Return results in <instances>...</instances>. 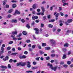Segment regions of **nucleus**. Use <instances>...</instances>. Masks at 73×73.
Segmentation results:
<instances>
[{"label":"nucleus","mask_w":73,"mask_h":73,"mask_svg":"<svg viewBox=\"0 0 73 73\" xmlns=\"http://www.w3.org/2000/svg\"><path fill=\"white\" fill-rule=\"evenodd\" d=\"M13 9H10L9 11V13H11L12 12H13Z\"/></svg>","instance_id":"23"},{"label":"nucleus","mask_w":73,"mask_h":73,"mask_svg":"<svg viewBox=\"0 0 73 73\" xmlns=\"http://www.w3.org/2000/svg\"><path fill=\"white\" fill-rule=\"evenodd\" d=\"M47 66L49 67V68H50L51 69L53 67V65H52V64H50V63H48Z\"/></svg>","instance_id":"2"},{"label":"nucleus","mask_w":73,"mask_h":73,"mask_svg":"<svg viewBox=\"0 0 73 73\" xmlns=\"http://www.w3.org/2000/svg\"><path fill=\"white\" fill-rule=\"evenodd\" d=\"M3 53H4V51H0V54H3Z\"/></svg>","instance_id":"59"},{"label":"nucleus","mask_w":73,"mask_h":73,"mask_svg":"<svg viewBox=\"0 0 73 73\" xmlns=\"http://www.w3.org/2000/svg\"><path fill=\"white\" fill-rule=\"evenodd\" d=\"M71 54V51H70L68 52V55H70Z\"/></svg>","instance_id":"54"},{"label":"nucleus","mask_w":73,"mask_h":73,"mask_svg":"<svg viewBox=\"0 0 73 73\" xmlns=\"http://www.w3.org/2000/svg\"><path fill=\"white\" fill-rule=\"evenodd\" d=\"M36 14L38 15H41V13H36Z\"/></svg>","instance_id":"52"},{"label":"nucleus","mask_w":73,"mask_h":73,"mask_svg":"<svg viewBox=\"0 0 73 73\" xmlns=\"http://www.w3.org/2000/svg\"><path fill=\"white\" fill-rule=\"evenodd\" d=\"M25 42H27V43H28V42H31V40H26Z\"/></svg>","instance_id":"34"},{"label":"nucleus","mask_w":73,"mask_h":73,"mask_svg":"<svg viewBox=\"0 0 73 73\" xmlns=\"http://www.w3.org/2000/svg\"><path fill=\"white\" fill-rule=\"evenodd\" d=\"M63 66L64 67V68H67L68 67V65L66 64L64 65Z\"/></svg>","instance_id":"43"},{"label":"nucleus","mask_w":73,"mask_h":73,"mask_svg":"<svg viewBox=\"0 0 73 73\" xmlns=\"http://www.w3.org/2000/svg\"><path fill=\"white\" fill-rule=\"evenodd\" d=\"M21 62H20L17 63V66H21Z\"/></svg>","instance_id":"18"},{"label":"nucleus","mask_w":73,"mask_h":73,"mask_svg":"<svg viewBox=\"0 0 73 73\" xmlns=\"http://www.w3.org/2000/svg\"><path fill=\"white\" fill-rule=\"evenodd\" d=\"M34 30H35V31H39L38 29H37L36 28L34 29Z\"/></svg>","instance_id":"45"},{"label":"nucleus","mask_w":73,"mask_h":73,"mask_svg":"<svg viewBox=\"0 0 73 73\" xmlns=\"http://www.w3.org/2000/svg\"><path fill=\"white\" fill-rule=\"evenodd\" d=\"M46 45V44L45 43H42V46H45Z\"/></svg>","instance_id":"21"},{"label":"nucleus","mask_w":73,"mask_h":73,"mask_svg":"<svg viewBox=\"0 0 73 73\" xmlns=\"http://www.w3.org/2000/svg\"><path fill=\"white\" fill-rule=\"evenodd\" d=\"M26 73H33V71H26Z\"/></svg>","instance_id":"28"},{"label":"nucleus","mask_w":73,"mask_h":73,"mask_svg":"<svg viewBox=\"0 0 73 73\" xmlns=\"http://www.w3.org/2000/svg\"><path fill=\"white\" fill-rule=\"evenodd\" d=\"M50 41L51 44V45L53 47H54L56 46V42L53 39H50Z\"/></svg>","instance_id":"1"},{"label":"nucleus","mask_w":73,"mask_h":73,"mask_svg":"<svg viewBox=\"0 0 73 73\" xmlns=\"http://www.w3.org/2000/svg\"><path fill=\"white\" fill-rule=\"evenodd\" d=\"M47 17H48V19H50V15H48V16Z\"/></svg>","instance_id":"63"},{"label":"nucleus","mask_w":73,"mask_h":73,"mask_svg":"<svg viewBox=\"0 0 73 73\" xmlns=\"http://www.w3.org/2000/svg\"><path fill=\"white\" fill-rule=\"evenodd\" d=\"M27 66L28 68H31V65L29 64H28L27 65Z\"/></svg>","instance_id":"33"},{"label":"nucleus","mask_w":73,"mask_h":73,"mask_svg":"<svg viewBox=\"0 0 73 73\" xmlns=\"http://www.w3.org/2000/svg\"><path fill=\"white\" fill-rule=\"evenodd\" d=\"M57 13V12H55L54 13V15H55V16L56 17H58L59 16H60V14L59 13Z\"/></svg>","instance_id":"7"},{"label":"nucleus","mask_w":73,"mask_h":73,"mask_svg":"<svg viewBox=\"0 0 73 73\" xmlns=\"http://www.w3.org/2000/svg\"><path fill=\"white\" fill-rule=\"evenodd\" d=\"M48 27L49 28H52V27H53V25H52L50 24L48 25Z\"/></svg>","instance_id":"24"},{"label":"nucleus","mask_w":73,"mask_h":73,"mask_svg":"<svg viewBox=\"0 0 73 73\" xmlns=\"http://www.w3.org/2000/svg\"><path fill=\"white\" fill-rule=\"evenodd\" d=\"M70 32H71V30H69L67 31V33H70Z\"/></svg>","instance_id":"60"},{"label":"nucleus","mask_w":73,"mask_h":73,"mask_svg":"<svg viewBox=\"0 0 73 73\" xmlns=\"http://www.w3.org/2000/svg\"><path fill=\"white\" fill-rule=\"evenodd\" d=\"M38 68V67H33L31 68V69H33V70H34V69H37Z\"/></svg>","instance_id":"13"},{"label":"nucleus","mask_w":73,"mask_h":73,"mask_svg":"<svg viewBox=\"0 0 73 73\" xmlns=\"http://www.w3.org/2000/svg\"><path fill=\"white\" fill-rule=\"evenodd\" d=\"M17 54V53H16V52H15L14 53H13L11 54V55H14V56H16V55Z\"/></svg>","instance_id":"25"},{"label":"nucleus","mask_w":73,"mask_h":73,"mask_svg":"<svg viewBox=\"0 0 73 73\" xmlns=\"http://www.w3.org/2000/svg\"><path fill=\"white\" fill-rule=\"evenodd\" d=\"M15 13L18 14V15H20L21 13L20 11H19L17 10L15 11Z\"/></svg>","instance_id":"12"},{"label":"nucleus","mask_w":73,"mask_h":73,"mask_svg":"<svg viewBox=\"0 0 73 73\" xmlns=\"http://www.w3.org/2000/svg\"><path fill=\"white\" fill-rule=\"evenodd\" d=\"M12 5V7L13 8H15L16 6V4H13Z\"/></svg>","instance_id":"38"},{"label":"nucleus","mask_w":73,"mask_h":73,"mask_svg":"<svg viewBox=\"0 0 73 73\" xmlns=\"http://www.w3.org/2000/svg\"><path fill=\"white\" fill-rule=\"evenodd\" d=\"M26 27L28 29L30 28V26H29V24H27L26 25Z\"/></svg>","instance_id":"35"},{"label":"nucleus","mask_w":73,"mask_h":73,"mask_svg":"<svg viewBox=\"0 0 73 73\" xmlns=\"http://www.w3.org/2000/svg\"><path fill=\"white\" fill-rule=\"evenodd\" d=\"M22 33L24 35H27V33L25 31H23Z\"/></svg>","instance_id":"20"},{"label":"nucleus","mask_w":73,"mask_h":73,"mask_svg":"<svg viewBox=\"0 0 73 73\" xmlns=\"http://www.w3.org/2000/svg\"><path fill=\"white\" fill-rule=\"evenodd\" d=\"M63 51H64V52H66V50H67V49L66 48H63L62 49Z\"/></svg>","instance_id":"40"},{"label":"nucleus","mask_w":73,"mask_h":73,"mask_svg":"<svg viewBox=\"0 0 73 73\" xmlns=\"http://www.w3.org/2000/svg\"><path fill=\"white\" fill-rule=\"evenodd\" d=\"M62 10V8L61 7H59V11H61Z\"/></svg>","instance_id":"61"},{"label":"nucleus","mask_w":73,"mask_h":73,"mask_svg":"<svg viewBox=\"0 0 73 73\" xmlns=\"http://www.w3.org/2000/svg\"><path fill=\"white\" fill-rule=\"evenodd\" d=\"M12 3H17V1H16L13 0L11 1Z\"/></svg>","instance_id":"56"},{"label":"nucleus","mask_w":73,"mask_h":73,"mask_svg":"<svg viewBox=\"0 0 73 73\" xmlns=\"http://www.w3.org/2000/svg\"><path fill=\"white\" fill-rule=\"evenodd\" d=\"M8 68H9V69H11V66L10 65V64H9L8 65Z\"/></svg>","instance_id":"30"},{"label":"nucleus","mask_w":73,"mask_h":73,"mask_svg":"<svg viewBox=\"0 0 73 73\" xmlns=\"http://www.w3.org/2000/svg\"><path fill=\"white\" fill-rule=\"evenodd\" d=\"M37 46L38 47V48L40 49H41V46L39 44H37Z\"/></svg>","instance_id":"14"},{"label":"nucleus","mask_w":73,"mask_h":73,"mask_svg":"<svg viewBox=\"0 0 73 73\" xmlns=\"http://www.w3.org/2000/svg\"><path fill=\"white\" fill-rule=\"evenodd\" d=\"M51 56L52 57H54V56H55V54H52L51 55Z\"/></svg>","instance_id":"46"},{"label":"nucleus","mask_w":73,"mask_h":73,"mask_svg":"<svg viewBox=\"0 0 73 73\" xmlns=\"http://www.w3.org/2000/svg\"><path fill=\"white\" fill-rule=\"evenodd\" d=\"M44 24L41 23L40 25V27H44Z\"/></svg>","instance_id":"42"},{"label":"nucleus","mask_w":73,"mask_h":73,"mask_svg":"<svg viewBox=\"0 0 73 73\" xmlns=\"http://www.w3.org/2000/svg\"><path fill=\"white\" fill-rule=\"evenodd\" d=\"M11 48L10 47H8L7 48V50H10L11 49Z\"/></svg>","instance_id":"62"},{"label":"nucleus","mask_w":73,"mask_h":73,"mask_svg":"<svg viewBox=\"0 0 73 73\" xmlns=\"http://www.w3.org/2000/svg\"><path fill=\"white\" fill-rule=\"evenodd\" d=\"M5 7L6 8H9V6L8 5H5Z\"/></svg>","instance_id":"31"},{"label":"nucleus","mask_w":73,"mask_h":73,"mask_svg":"<svg viewBox=\"0 0 73 73\" xmlns=\"http://www.w3.org/2000/svg\"><path fill=\"white\" fill-rule=\"evenodd\" d=\"M55 21L54 19H51L49 20V22H54Z\"/></svg>","instance_id":"22"},{"label":"nucleus","mask_w":73,"mask_h":73,"mask_svg":"<svg viewBox=\"0 0 73 73\" xmlns=\"http://www.w3.org/2000/svg\"><path fill=\"white\" fill-rule=\"evenodd\" d=\"M39 21H40V20H37L35 21V22L37 23H39Z\"/></svg>","instance_id":"58"},{"label":"nucleus","mask_w":73,"mask_h":73,"mask_svg":"<svg viewBox=\"0 0 73 73\" xmlns=\"http://www.w3.org/2000/svg\"><path fill=\"white\" fill-rule=\"evenodd\" d=\"M57 66H56L55 67H52L51 69L52 70H54V71H56V70H57Z\"/></svg>","instance_id":"4"},{"label":"nucleus","mask_w":73,"mask_h":73,"mask_svg":"<svg viewBox=\"0 0 73 73\" xmlns=\"http://www.w3.org/2000/svg\"><path fill=\"white\" fill-rule=\"evenodd\" d=\"M15 37V35L14 34L12 35L11 36V37L14 38V37Z\"/></svg>","instance_id":"55"},{"label":"nucleus","mask_w":73,"mask_h":73,"mask_svg":"<svg viewBox=\"0 0 73 73\" xmlns=\"http://www.w3.org/2000/svg\"><path fill=\"white\" fill-rule=\"evenodd\" d=\"M39 33V31H36V32H35V33L36 34V35H38Z\"/></svg>","instance_id":"50"},{"label":"nucleus","mask_w":73,"mask_h":73,"mask_svg":"<svg viewBox=\"0 0 73 73\" xmlns=\"http://www.w3.org/2000/svg\"><path fill=\"white\" fill-rule=\"evenodd\" d=\"M33 50V49L31 48H29V52H32Z\"/></svg>","instance_id":"47"},{"label":"nucleus","mask_w":73,"mask_h":73,"mask_svg":"<svg viewBox=\"0 0 73 73\" xmlns=\"http://www.w3.org/2000/svg\"><path fill=\"white\" fill-rule=\"evenodd\" d=\"M13 42L12 41L9 42V44H13Z\"/></svg>","instance_id":"32"},{"label":"nucleus","mask_w":73,"mask_h":73,"mask_svg":"<svg viewBox=\"0 0 73 73\" xmlns=\"http://www.w3.org/2000/svg\"><path fill=\"white\" fill-rule=\"evenodd\" d=\"M0 67L1 68H4L5 69H7V67L5 66H3V65H1V66Z\"/></svg>","instance_id":"17"},{"label":"nucleus","mask_w":73,"mask_h":73,"mask_svg":"<svg viewBox=\"0 0 73 73\" xmlns=\"http://www.w3.org/2000/svg\"><path fill=\"white\" fill-rule=\"evenodd\" d=\"M67 64L68 65H70V64H71V61H68L67 62Z\"/></svg>","instance_id":"29"},{"label":"nucleus","mask_w":73,"mask_h":73,"mask_svg":"<svg viewBox=\"0 0 73 73\" xmlns=\"http://www.w3.org/2000/svg\"><path fill=\"white\" fill-rule=\"evenodd\" d=\"M40 57L36 58V60H37V61H39L40 59Z\"/></svg>","instance_id":"49"},{"label":"nucleus","mask_w":73,"mask_h":73,"mask_svg":"<svg viewBox=\"0 0 73 73\" xmlns=\"http://www.w3.org/2000/svg\"><path fill=\"white\" fill-rule=\"evenodd\" d=\"M33 65H36L37 63H36V62H33Z\"/></svg>","instance_id":"51"},{"label":"nucleus","mask_w":73,"mask_h":73,"mask_svg":"<svg viewBox=\"0 0 73 73\" xmlns=\"http://www.w3.org/2000/svg\"><path fill=\"white\" fill-rule=\"evenodd\" d=\"M12 34H15V35H17V31H13L12 32Z\"/></svg>","instance_id":"19"},{"label":"nucleus","mask_w":73,"mask_h":73,"mask_svg":"<svg viewBox=\"0 0 73 73\" xmlns=\"http://www.w3.org/2000/svg\"><path fill=\"white\" fill-rule=\"evenodd\" d=\"M35 46H36L35 45H33L32 46V49H35Z\"/></svg>","instance_id":"36"},{"label":"nucleus","mask_w":73,"mask_h":73,"mask_svg":"<svg viewBox=\"0 0 73 73\" xmlns=\"http://www.w3.org/2000/svg\"><path fill=\"white\" fill-rule=\"evenodd\" d=\"M69 46V44L68 43H66L64 45V47H68Z\"/></svg>","instance_id":"10"},{"label":"nucleus","mask_w":73,"mask_h":73,"mask_svg":"<svg viewBox=\"0 0 73 73\" xmlns=\"http://www.w3.org/2000/svg\"><path fill=\"white\" fill-rule=\"evenodd\" d=\"M26 64L27 63L25 62H21V66H25V65H26Z\"/></svg>","instance_id":"3"},{"label":"nucleus","mask_w":73,"mask_h":73,"mask_svg":"<svg viewBox=\"0 0 73 73\" xmlns=\"http://www.w3.org/2000/svg\"><path fill=\"white\" fill-rule=\"evenodd\" d=\"M46 59L47 60H49L50 59V57L49 56H47L46 57Z\"/></svg>","instance_id":"27"},{"label":"nucleus","mask_w":73,"mask_h":73,"mask_svg":"<svg viewBox=\"0 0 73 73\" xmlns=\"http://www.w3.org/2000/svg\"><path fill=\"white\" fill-rule=\"evenodd\" d=\"M11 21V23H17V20L16 19H13Z\"/></svg>","instance_id":"5"},{"label":"nucleus","mask_w":73,"mask_h":73,"mask_svg":"<svg viewBox=\"0 0 73 73\" xmlns=\"http://www.w3.org/2000/svg\"><path fill=\"white\" fill-rule=\"evenodd\" d=\"M41 8L42 11L45 12V9H44V7H42Z\"/></svg>","instance_id":"26"},{"label":"nucleus","mask_w":73,"mask_h":73,"mask_svg":"<svg viewBox=\"0 0 73 73\" xmlns=\"http://www.w3.org/2000/svg\"><path fill=\"white\" fill-rule=\"evenodd\" d=\"M13 61V60L12 59H11L9 60V62H11L12 63V62Z\"/></svg>","instance_id":"57"},{"label":"nucleus","mask_w":73,"mask_h":73,"mask_svg":"<svg viewBox=\"0 0 73 73\" xmlns=\"http://www.w3.org/2000/svg\"><path fill=\"white\" fill-rule=\"evenodd\" d=\"M37 4H34L32 6V7L33 9H35L37 8Z\"/></svg>","instance_id":"6"},{"label":"nucleus","mask_w":73,"mask_h":73,"mask_svg":"<svg viewBox=\"0 0 73 73\" xmlns=\"http://www.w3.org/2000/svg\"><path fill=\"white\" fill-rule=\"evenodd\" d=\"M21 21L22 23H25V20H24V19H22Z\"/></svg>","instance_id":"44"},{"label":"nucleus","mask_w":73,"mask_h":73,"mask_svg":"<svg viewBox=\"0 0 73 73\" xmlns=\"http://www.w3.org/2000/svg\"><path fill=\"white\" fill-rule=\"evenodd\" d=\"M24 53L25 54H27L28 53V52L27 51H25L24 52Z\"/></svg>","instance_id":"48"},{"label":"nucleus","mask_w":73,"mask_h":73,"mask_svg":"<svg viewBox=\"0 0 73 73\" xmlns=\"http://www.w3.org/2000/svg\"><path fill=\"white\" fill-rule=\"evenodd\" d=\"M39 53L40 54H41V55L42 54H44L45 52L43 51L40 50L39 51Z\"/></svg>","instance_id":"11"},{"label":"nucleus","mask_w":73,"mask_h":73,"mask_svg":"<svg viewBox=\"0 0 73 73\" xmlns=\"http://www.w3.org/2000/svg\"><path fill=\"white\" fill-rule=\"evenodd\" d=\"M66 58V54L65 53L64 54L63 56L62 59H65Z\"/></svg>","instance_id":"9"},{"label":"nucleus","mask_w":73,"mask_h":73,"mask_svg":"<svg viewBox=\"0 0 73 73\" xmlns=\"http://www.w3.org/2000/svg\"><path fill=\"white\" fill-rule=\"evenodd\" d=\"M32 19L33 20H35V16L33 15L32 17Z\"/></svg>","instance_id":"37"},{"label":"nucleus","mask_w":73,"mask_h":73,"mask_svg":"<svg viewBox=\"0 0 73 73\" xmlns=\"http://www.w3.org/2000/svg\"><path fill=\"white\" fill-rule=\"evenodd\" d=\"M8 56H7L5 58H3V61H7V60H8Z\"/></svg>","instance_id":"8"},{"label":"nucleus","mask_w":73,"mask_h":73,"mask_svg":"<svg viewBox=\"0 0 73 73\" xmlns=\"http://www.w3.org/2000/svg\"><path fill=\"white\" fill-rule=\"evenodd\" d=\"M12 16H11V15H9L7 16V18H10V17H11Z\"/></svg>","instance_id":"41"},{"label":"nucleus","mask_w":73,"mask_h":73,"mask_svg":"<svg viewBox=\"0 0 73 73\" xmlns=\"http://www.w3.org/2000/svg\"><path fill=\"white\" fill-rule=\"evenodd\" d=\"M45 49L46 50H50V47H45Z\"/></svg>","instance_id":"16"},{"label":"nucleus","mask_w":73,"mask_h":73,"mask_svg":"<svg viewBox=\"0 0 73 73\" xmlns=\"http://www.w3.org/2000/svg\"><path fill=\"white\" fill-rule=\"evenodd\" d=\"M73 20L72 19H69L67 21V22L68 23H70L71 22H72Z\"/></svg>","instance_id":"15"},{"label":"nucleus","mask_w":73,"mask_h":73,"mask_svg":"<svg viewBox=\"0 0 73 73\" xmlns=\"http://www.w3.org/2000/svg\"><path fill=\"white\" fill-rule=\"evenodd\" d=\"M44 11H42V12L41 13H40V15H44Z\"/></svg>","instance_id":"39"},{"label":"nucleus","mask_w":73,"mask_h":73,"mask_svg":"<svg viewBox=\"0 0 73 73\" xmlns=\"http://www.w3.org/2000/svg\"><path fill=\"white\" fill-rule=\"evenodd\" d=\"M60 14L62 16H64V14L63 13H60Z\"/></svg>","instance_id":"64"},{"label":"nucleus","mask_w":73,"mask_h":73,"mask_svg":"<svg viewBox=\"0 0 73 73\" xmlns=\"http://www.w3.org/2000/svg\"><path fill=\"white\" fill-rule=\"evenodd\" d=\"M27 57V56L25 55H23L22 56V58H26Z\"/></svg>","instance_id":"53"}]
</instances>
